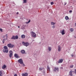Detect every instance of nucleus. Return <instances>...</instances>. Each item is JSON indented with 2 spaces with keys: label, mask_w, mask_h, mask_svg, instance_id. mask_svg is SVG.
<instances>
[{
  "label": "nucleus",
  "mask_w": 76,
  "mask_h": 76,
  "mask_svg": "<svg viewBox=\"0 0 76 76\" xmlns=\"http://www.w3.org/2000/svg\"><path fill=\"white\" fill-rule=\"evenodd\" d=\"M55 24H56V23L53 22H52L51 23V25H55Z\"/></svg>",
  "instance_id": "26"
},
{
  "label": "nucleus",
  "mask_w": 76,
  "mask_h": 76,
  "mask_svg": "<svg viewBox=\"0 0 76 76\" xmlns=\"http://www.w3.org/2000/svg\"><path fill=\"white\" fill-rule=\"evenodd\" d=\"M8 51V49H4L3 50V53H7Z\"/></svg>",
  "instance_id": "8"
},
{
  "label": "nucleus",
  "mask_w": 76,
  "mask_h": 76,
  "mask_svg": "<svg viewBox=\"0 0 76 76\" xmlns=\"http://www.w3.org/2000/svg\"><path fill=\"white\" fill-rule=\"evenodd\" d=\"M11 39H15V36H12Z\"/></svg>",
  "instance_id": "19"
},
{
  "label": "nucleus",
  "mask_w": 76,
  "mask_h": 76,
  "mask_svg": "<svg viewBox=\"0 0 76 76\" xmlns=\"http://www.w3.org/2000/svg\"><path fill=\"white\" fill-rule=\"evenodd\" d=\"M27 0H23V3H26Z\"/></svg>",
  "instance_id": "24"
},
{
  "label": "nucleus",
  "mask_w": 76,
  "mask_h": 76,
  "mask_svg": "<svg viewBox=\"0 0 76 76\" xmlns=\"http://www.w3.org/2000/svg\"><path fill=\"white\" fill-rule=\"evenodd\" d=\"M56 63L57 65H58V63H60L59 61H57Z\"/></svg>",
  "instance_id": "30"
},
{
  "label": "nucleus",
  "mask_w": 76,
  "mask_h": 76,
  "mask_svg": "<svg viewBox=\"0 0 76 76\" xmlns=\"http://www.w3.org/2000/svg\"><path fill=\"white\" fill-rule=\"evenodd\" d=\"M39 70H42V69L41 68H39Z\"/></svg>",
  "instance_id": "36"
},
{
  "label": "nucleus",
  "mask_w": 76,
  "mask_h": 76,
  "mask_svg": "<svg viewBox=\"0 0 76 76\" xmlns=\"http://www.w3.org/2000/svg\"><path fill=\"white\" fill-rule=\"evenodd\" d=\"M3 75V72L1 71H0V76H2Z\"/></svg>",
  "instance_id": "20"
},
{
  "label": "nucleus",
  "mask_w": 76,
  "mask_h": 76,
  "mask_svg": "<svg viewBox=\"0 0 76 76\" xmlns=\"http://www.w3.org/2000/svg\"><path fill=\"white\" fill-rule=\"evenodd\" d=\"M69 13H72V10H70L69 11Z\"/></svg>",
  "instance_id": "35"
},
{
  "label": "nucleus",
  "mask_w": 76,
  "mask_h": 76,
  "mask_svg": "<svg viewBox=\"0 0 76 76\" xmlns=\"http://www.w3.org/2000/svg\"><path fill=\"white\" fill-rule=\"evenodd\" d=\"M69 72H71V73H72L73 72H74V71H72V70H71Z\"/></svg>",
  "instance_id": "39"
},
{
  "label": "nucleus",
  "mask_w": 76,
  "mask_h": 76,
  "mask_svg": "<svg viewBox=\"0 0 76 76\" xmlns=\"http://www.w3.org/2000/svg\"><path fill=\"white\" fill-rule=\"evenodd\" d=\"M69 75L71 76H73V75L72 74V73L71 72L69 71Z\"/></svg>",
  "instance_id": "16"
},
{
  "label": "nucleus",
  "mask_w": 76,
  "mask_h": 76,
  "mask_svg": "<svg viewBox=\"0 0 76 76\" xmlns=\"http://www.w3.org/2000/svg\"><path fill=\"white\" fill-rule=\"evenodd\" d=\"M30 22H31V20H29L28 21L26 22V24L29 23Z\"/></svg>",
  "instance_id": "25"
},
{
  "label": "nucleus",
  "mask_w": 76,
  "mask_h": 76,
  "mask_svg": "<svg viewBox=\"0 0 76 76\" xmlns=\"http://www.w3.org/2000/svg\"><path fill=\"white\" fill-rule=\"evenodd\" d=\"M17 14H18V12H17Z\"/></svg>",
  "instance_id": "45"
},
{
  "label": "nucleus",
  "mask_w": 76,
  "mask_h": 76,
  "mask_svg": "<svg viewBox=\"0 0 76 76\" xmlns=\"http://www.w3.org/2000/svg\"><path fill=\"white\" fill-rule=\"evenodd\" d=\"M21 29H25V28L24 27H22L21 28Z\"/></svg>",
  "instance_id": "38"
},
{
  "label": "nucleus",
  "mask_w": 76,
  "mask_h": 76,
  "mask_svg": "<svg viewBox=\"0 0 76 76\" xmlns=\"http://www.w3.org/2000/svg\"><path fill=\"white\" fill-rule=\"evenodd\" d=\"M20 52L22 54H25V51L24 50H22L20 51Z\"/></svg>",
  "instance_id": "13"
},
{
  "label": "nucleus",
  "mask_w": 76,
  "mask_h": 76,
  "mask_svg": "<svg viewBox=\"0 0 76 76\" xmlns=\"http://www.w3.org/2000/svg\"><path fill=\"white\" fill-rule=\"evenodd\" d=\"M55 27H56V26H55V25H53L52 26V28H55Z\"/></svg>",
  "instance_id": "29"
},
{
  "label": "nucleus",
  "mask_w": 76,
  "mask_h": 76,
  "mask_svg": "<svg viewBox=\"0 0 76 76\" xmlns=\"http://www.w3.org/2000/svg\"><path fill=\"white\" fill-rule=\"evenodd\" d=\"M4 49H8V48H7V47L6 46H5L4 47Z\"/></svg>",
  "instance_id": "22"
},
{
  "label": "nucleus",
  "mask_w": 76,
  "mask_h": 76,
  "mask_svg": "<svg viewBox=\"0 0 76 76\" xmlns=\"http://www.w3.org/2000/svg\"><path fill=\"white\" fill-rule=\"evenodd\" d=\"M0 31H1V32H3V30H2V28H0Z\"/></svg>",
  "instance_id": "33"
},
{
  "label": "nucleus",
  "mask_w": 76,
  "mask_h": 76,
  "mask_svg": "<svg viewBox=\"0 0 76 76\" xmlns=\"http://www.w3.org/2000/svg\"><path fill=\"white\" fill-rule=\"evenodd\" d=\"M74 56V55L73 54L71 55L72 57H73Z\"/></svg>",
  "instance_id": "43"
},
{
  "label": "nucleus",
  "mask_w": 76,
  "mask_h": 76,
  "mask_svg": "<svg viewBox=\"0 0 76 76\" xmlns=\"http://www.w3.org/2000/svg\"><path fill=\"white\" fill-rule=\"evenodd\" d=\"M7 66L5 65H4L3 66H2V69H6Z\"/></svg>",
  "instance_id": "15"
},
{
  "label": "nucleus",
  "mask_w": 76,
  "mask_h": 76,
  "mask_svg": "<svg viewBox=\"0 0 76 76\" xmlns=\"http://www.w3.org/2000/svg\"><path fill=\"white\" fill-rule=\"evenodd\" d=\"M5 36H6V37L7 38H8V37H7V34H6L5 35Z\"/></svg>",
  "instance_id": "34"
},
{
  "label": "nucleus",
  "mask_w": 76,
  "mask_h": 76,
  "mask_svg": "<svg viewBox=\"0 0 76 76\" xmlns=\"http://www.w3.org/2000/svg\"><path fill=\"white\" fill-rule=\"evenodd\" d=\"M18 28H20V27L19 26H18Z\"/></svg>",
  "instance_id": "44"
},
{
  "label": "nucleus",
  "mask_w": 76,
  "mask_h": 76,
  "mask_svg": "<svg viewBox=\"0 0 76 76\" xmlns=\"http://www.w3.org/2000/svg\"><path fill=\"white\" fill-rule=\"evenodd\" d=\"M58 50L59 52H60V51H61V47L60 45L58 46Z\"/></svg>",
  "instance_id": "10"
},
{
  "label": "nucleus",
  "mask_w": 76,
  "mask_h": 76,
  "mask_svg": "<svg viewBox=\"0 0 76 76\" xmlns=\"http://www.w3.org/2000/svg\"><path fill=\"white\" fill-rule=\"evenodd\" d=\"M60 32L61 34L62 35H64L65 34V33H64V30L60 31Z\"/></svg>",
  "instance_id": "7"
},
{
  "label": "nucleus",
  "mask_w": 76,
  "mask_h": 76,
  "mask_svg": "<svg viewBox=\"0 0 76 76\" xmlns=\"http://www.w3.org/2000/svg\"><path fill=\"white\" fill-rule=\"evenodd\" d=\"M14 56L15 58H19V55H18V54H17L15 53L14 55Z\"/></svg>",
  "instance_id": "9"
},
{
  "label": "nucleus",
  "mask_w": 76,
  "mask_h": 76,
  "mask_svg": "<svg viewBox=\"0 0 76 76\" xmlns=\"http://www.w3.org/2000/svg\"><path fill=\"white\" fill-rule=\"evenodd\" d=\"M18 61L19 63H20V64H23V60H22V59L21 58L18 60Z\"/></svg>",
  "instance_id": "4"
},
{
  "label": "nucleus",
  "mask_w": 76,
  "mask_h": 76,
  "mask_svg": "<svg viewBox=\"0 0 76 76\" xmlns=\"http://www.w3.org/2000/svg\"><path fill=\"white\" fill-rule=\"evenodd\" d=\"M10 54L9 55L10 57V58H11V57H12L13 55V52H12V51L10 50Z\"/></svg>",
  "instance_id": "6"
},
{
  "label": "nucleus",
  "mask_w": 76,
  "mask_h": 76,
  "mask_svg": "<svg viewBox=\"0 0 76 76\" xmlns=\"http://www.w3.org/2000/svg\"><path fill=\"white\" fill-rule=\"evenodd\" d=\"M75 26H76V24H75Z\"/></svg>",
  "instance_id": "46"
},
{
  "label": "nucleus",
  "mask_w": 76,
  "mask_h": 76,
  "mask_svg": "<svg viewBox=\"0 0 76 76\" xmlns=\"http://www.w3.org/2000/svg\"><path fill=\"white\" fill-rule=\"evenodd\" d=\"M2 42L3 44H4V39H3V40L2 41Z\"/></svg>",
  "instance_id": "32"
},
{
  "label": "nucleus",
  "mask_w": 76,
  "mask_h": 76,
  "mask_svg": "<svg viewBox=\"0 0 76 76\" xmlns=\"http://www.w3.org/2000/svg\"><path fill=\"white\" fill-rule=\"evenodd\" d=\"M56 70L58 72V71L59 70V69L58 68V67H55L54 68V69L53 72H56Z\"/></svg>",
  "instance_id": "5"
},
{
  "label": "nucleus",
  "mask_w": 76,
  "mask_h": 76,
  "mask_svg": "<svg viewBox=\"0 0 76 76\" xmlns=\"http://www.w3.org/2000/svg\"><path fill=\"white\" fill-rule=\"evenodd\" d=\"M65 19L66 20H68L69 19V18H68V16H66L65 17Z\"/></svg>",
  "instance_id": "18"
},
{
  "label": "nucleus",
  "mask_w": 76,
  "mask_h": 76,
  "mask_svg": "<svg viewBox=\"0 0 76 76\" xmlns=\"http://www.w3.org/2000/svg\"><path fill=\"white\" fill-rule=\"evenodd\" d=\"M31 34L33 37H34V38H36V34H35V32H31Z\"/></svg>",
  "instance_id": "3"
},
{
  "label": "nucleus",
  "mask_w": 76,
  "mask_h": 76,
  "mask_svg": "<svg viewBox=\"0 0 76 76\" xmlns=\"http://www.w3.org/2000/svg\"><path fill=\"white\" fill-rule=\"evenodd\" d=\"M50 4L51 5H53V4H54V2H50Z\"/></svg>",
  "instance_id": "31"
},
{
  "label": "nucleus",
  "mask_w": 76,
  "mask_h": 76,
  "mask_svg": "<svg viewBox=\"0 0 76 76\" xmlns=\"http://www.w3.org/2000/svg\"><path fill=\"white\" fill-rule=\"evenodd\" d=\"M74 30L73 29V28H71L70 29V31H71V32H73V31Z\"/></svg>",
  "instance_id": "27"
},
{
  "label": "nucleus",
  "mask_w": 76,
  "mask_h": 76,
  "mask_svg": "<svg viewBox=\"0 0 76 76\" xmlns=\"http://www.w3.org/2000/svg\"><path fill=\"white\" fill-rule=\"evenodd\" d=\"M74 66V65H72L70 66V68H73Z\"/></svg>",
  "instance_id": "28"
},
{
  "label": "nucleus",
  "mask_w": 76,
  "mask_h": 76,
  "mask_svg": "<svg viewBox=\"0 0 76 76\" xmlns=\"http://www.w3.org/2000/svg\"><path fill=\"white\" fill-rule=\"evenodd\" d=\"M14 76H17V74H15L14 75Z\"/></svg>",
  "instance_id": "42"
},
{
  "label": "nucleus",
  "mask_w": 76,
  "mask_h": 76,
  "mask_svg": "<svg viewBox=\"0 0 76 76\" xmlns=\"http://www.w3.org/2000/svg\"><path fill=\"white\" fill-rule=\"evenodd\" d=\"M7 45L8 47H9V48H13L14 46V45L12 44L11 43L8 44Z\"/></svg>",
  "instance_id": "2"
},
{
  "label": "nucleus",
  "mask_w": 76,
  "mask_h": 76,
  "mask_svg": "<svg viewBox=\"0 0 76 76\" xmlns=\"http://www.w3.org/2000/svg\"><path fill=\"white\" fill-rule=\"evenodd\" d=\"M23 64V67H24L25 65V64L23 63V64Z\"/></svg>",
  "instance_id": "37"
},
{
  "label": "nucleus",
  "mask_w": 76,
  "mask_h": 76,
  "mask_svg": "<svg viewBox=\"0 0 76 76\" xmlns=\"http://www.w3.org/2000/svg\"><path fill=\"white\" fill-rule=\"evenodd\" d=\"M67 4L66 2H64V5H66V4Z\"/></svg>",
  "instance_id": "40"
},
{
  "label": "nucleus",
  "mask_w": 76,
  "mask_h": 76,
  "mask_svg": "<svg viewBox=\"0 0 76 76\" xmlns=\"http://www.w3.org/2000/svg\"><path fill=\"white\" fill-rule=\"evenodd\" d=\"M15 39H18V36L16 35L15 36Z\"/></svg>",
  "instance_id": "23"
},
{
  "label": "nucleus",
  "mask_w": 76,
  "mask_h": 76,
  "mask_svg": "<svg viewBox=\"0 0 76 76\" xmlns=\"http://www.w3.org/2000/svg\"><path fill=\"white\" fill-rule=\"evenodd\" d=\"M58 61L59 63H61L63 61V59H61L59 60Z\"/></svg>",
  "instance_id": "12"
},
{
  "label": "nucleus",
  "mask_w": 76,
  "mask_h": 76,
  "mask_svg": "<svg viewBox=\"0 0 76 76\" xmlns=\"http://www.w3.org/2000/svg\"><path fill=\"white\" fill-rule=\"evenodd\" d=\"M22 76H28V73H26L24 74H22Z\"/></svg>",
  "instance_id": "11"
},
{
  "label": "nucleus",
  "mask_w": 76,
  "mask_h": 76,
  "mask_svg": "<svg viewBox=\"0 0 76 76\" xmlns=\"http://www.w3.org/2000/svg\"><path fill=\"white\" fill-rule=\"evenodd\" d=\"M21 38H25V36L24 35H21Z\"/></svg>",
  "instance_id": "17"
},
{
  "label": "nucleus",
  "mask_w": 76,
  "mask_h": 76,
  "mask_svg": "<svg viewBox=\"0 0 76 76\" xmlns=\"http://www.w3.org/2000/svg\"><path fill=\"white\" fill-rule=\"evenodd\" d=\"M47 70H48V71H50V68L48 66V69Z\"/></svg>",
  "instance_id": "21"
},
{
  "label": "nucleus",
  "mask_w": 76,
  "mask_h": 76,
  "mask_svg": "<svg viewBox=\"0 0 76 76\" xmlns=\"http://www.w3.org/2000/svg\"><path fill=\"white\" fill-rule=\"evenodd\" d=\"M48 50H49V51H51V47H48Z\"/></svg>",
  "instance_id": "14"
},
{
  "label": "nucleus",
  "mask_w": 76,
  "mask_h": 76,
  "mask_svg": "<svg viewBox=\"0 0 76 76\" xmlns=\"http://www.w3.org/2000/svg\"><path fill=\"white\" fill-rule=\"evenodd\" d=\"M22 44L23 45H24L26 46V47H27V46H28L29 45V43H28V42H22Z\"/></svg>",
  "instance_id": "1"
},
{
  "label": "nucleus",
  "mask_w": 76,
  "mask_h": 76,
  "mask_svg": "<svg viewBox=\"0 0 76 76\" xmlns=\"http://www.w3.org/2000/svg\"><path fill=\"white\" fill-rule=\"evenodd\" d=\"M75 72H74L75 73V74H76V69H75Z\"/></svg>",
  "instance_id": "41"
}]
</instances>
